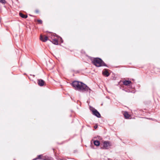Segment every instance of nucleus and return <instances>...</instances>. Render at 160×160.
<instances>
[{"label":"nucleus","instance_id":"12","mask_svg":"<svg viewBox=\"0 0 160 160\" xmlns=\"http://www.w3.org/2000/svg\"><path fill=\"white\" fill-rule=\"evenodd\" d=\"M19 15L20 16L23 18H26L27 17V16L23 14L21 12L19 13Z\"/></svg>","mask_w":160,"mask_h":160},{"label":"nucleus","instance_id":"10","mask_svg":"<svg viewBox=\"0 0 160 160\" xmlns=\"http://www.w3.org/2000/svg\"><path fill=\"white\" fill-rule=\"evenodd\" d=\"M52 42L56 45H58V41L56 38H53L52 37Z\"/></svg>","mask_w":160,"mask_h":160},{"label":"nucleus","instance_id":"1","mask_svg":"<svg viewBox=\"0 0 160 160\" xmlns=\"http://www.w3.org/2000/svg\"><path fill=\"white\" fill-rule=\"evenodd\" d=\"M72 85L76 90L80 91L90 92L91 89L86 84L81 82L75 81L72 82Z\"/></svg>","mask_w":160,"mask_h":160},{"label":"nucleus","instance_id":"4","mask_svg":"<svg viewBox=\"0 0 160 160\" xmlns=\"http://www.w3.org/2000/svg\"><path fill=\"white\" fill-rule=\"evenodd\" d=\"M110 146L109 142L105 141L103 142V148L104 149H108L109 148Z\"/></svg>","mask_w":160,"mask_h":160},{"label":"nucleus","instance_id":"13","mask_svg":"<svg viewBox=\"0 0 160 160\" xmlns=\"http://www.w3.org/2000/svg\"><path fill=\"white\" fill-rule=\"evenodd\" d=\"M0 2L4 4H5L6 2L5 0H0Z\"/></svg>","mask_w":160,"mask_h":160},{"label":"nucleus","instance_id":"7","mask_svg":"<svg viewBox=\"0 0 160 160\" xmlns=\"http://www.w3.org/2000/svg\"><path fill=\"white\" fill-rule=\"evenodd\" d=\"M131 83V81L128 80H125L123 82V84L126 86L129 85Z\"/></svg>","mask_w":160,"mask_h":160},{"label":"nucleus","instance_id":"6","mask_svg":"<svg viewBox=\"0 0 160 160\" xmlns=\"http://www.w3.org/2000/svg\"><path fill=\"white\" fill-rule=\"evenodd\" d=\"M38 83L39 85L41 86H42L44 85V82L42 79H38Z\"/></svg>","mask_w":160,"mask_h":160},{"label":"nucleus","instance_id":"8","mask_svg":"<svg viewBox=\"0 0 160 160\" xmlns=\"http://www.w3.org/2000/svg\"><path fill=\"white\" fill-rule=\"evenodd\" d=\"M123 115L126 119H129L130 116L129 114L127 112H125L123 113Z\"/></svg>","mask_w":160,"mask_h":160},{"label":"nucleus","instance_id":"18","mask_svg":"<svg viewBox=\"0 0 160 160\" xmlns=\"http://www.w3.org/2000/svg\"><path fill=\"white\" fill-rule=\"evenodd\" d=\"M60 39L61 40V42H63L62 41V38H60Z\"/></svg>","mask_w":160,"mask_h":160},{"label":"nucleus","instance_id":"9","mask_svg":"<svg viewBox=\"0 0 160 160\" xmlns=\"http://www.w3.org/2000/svg\"><path fill=\"white\" fill-rule=\"evenodd\" d=\"M102 73L104 75H105L107 77H108L109 75V73L108 72L106 69H105V70L103 71Z\"/></svg>","mask_w":160,"mask_h":160},{"label":"nucleus","instance_id":"11","mask_svg":"<svg viewBox=\"0 0 160 160\" xmlns=\"http://www.w3.org/2000/svg\"><path fill=\"white\" fill-rule=\"evenodd\" d=\"M94 144L95 146H99L100 145V142L98 140L95 141L94 142Z\"/></svg>","mask_w":160,"mask_h":160},{"label":"nucleus","instance_id":"3","mask_svg":"<svg viewBox=\"0 0 160 160\" xmlns=\"http://www.w3.org/2000/svg\"><path fill=\"white\" fill-rule=\"evenodd\" d=\"M89 108L90 109L92 112V113L93 115H95L98 118L100 117L101 115L100 114L96 109H95L94 108L91 106Z\"/></svg>","mask_w":160,"mask_h":160},{"label":"nucleus","instance_id":"16","mask_svg":"<svg viewBox=\"0 0 160 160\" xmlns=\"http://www.w3.org/2000/svg\"><path fill=\"white\" fill-rule=\"evenodd\" d=\"M38 22L40 23H41L42 21L41 20H38Z\"/></svg>","mask_w":160,"mask_h":160},{"label":"nucleus","instance_id":"2","mask_svg":"<svg viewBox=\"0 0 160 160\" xmlns=\"http://www.w3.org/2000/svg\"><path fill=\"white\" fill-rule=\"evenodd\" d=\"M93 64L97 67L105 66V64L100 58H94L92 61Z\"/></svg>","mask_w":160,"mask_h":160},{"label":"nucleus","instance_id":"17","mask_svg":"<svg viewBox=\"0 0 160 160\" xmlns=\"http://www.w3.org/2000/svg\"><path fill=\"white\" fill-rule=\"evenodd\" d=\"M37 159H38V158H35L33 159V160H37Z\"/></svg>","mask_w":160,"mask_h":160},{"label":"nucleus","instance_id":"15","mask_svg":"<svg viewBox=\"0 0 160 160\" xmlns=\"http://www.w3.org/2000/svg\"><path fill=\"white\" fill-rule=\"evenodd\" d=\"M94 127L95 129H96L98 128V125H96L95 126H94Z\"/></svg>","mask_w":160,"mask_h":160},{"label":"nucleus","instance_id":"14","mask_svg":"<svg viewBox=\"0 0 160 160\" xmlns=\"http://www.w3.org/2000/svg\"><path fill=\"white\" fill-rule=\"evenodd\" d=\"M42 156V155H38V157L37 158H38V159H41V157Z\"/></svg>","mask_w":160,"mask_h":160},{"label":"nucleus","instance_id":"5","mask_svg":"<svg viewBox=\"0 0 160 160\" xmlns=\"http://www.w3.org/2000/svg\"><path fill=\"white\" fill-rule=\"evenodd\" d=\"M48 38L47 36H42L41 35L40 37V39L43 42H46L48 40Z\"/></svg>","mask_w":160,"mask_h":160}]
</instances>
